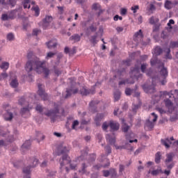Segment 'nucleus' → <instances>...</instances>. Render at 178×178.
Instances as JSON below:
<instances>
[{
    "label": "nucleus",
    "mask_w": 178,
    "mask_h": 178,
    "mask_svg": "<svg viewBox=\"0 0 178 178\" xmlns=\"http://www.w3.org/2000/svg\"><path fill=\"white\" fill-rule=\"evenodd\" d=\"M69 151H70V146L65 143H61L58 147V155L66 154L69 152Z\"/></svg>",
    "instance_id": "8"
},
{
    "label": "nucleus",
    "mask_w": 178,
    "mask_h": 178,
    "mask_svg": "<svg viewBox=\"0 0 178 178\" xmlns=\"http://www.w3.org/2000/svg\"><path fill=\"white\" fill-rule=\"evenodd\" d=\"M88 166L90 165L88 163H82L81 168V170H79L80 173H82V175H84V173H87V168H88Z\"/></svg>",
    "instance_id": "22"
},
{
    "label": "nucleus",
    "mask_w": 178,
    "mask_h": 178,
    "mask_svg": "<svg viewBox=\"0 0 178 178\" xmlns=\"http://www.w3.org/2000/svg\"><path fill=\"white\" fill-rule=\"evenodd\" d=\"M28 163L30 168H36L38 165V159L35 157L29 158L28 159Z\"/></svg>",
    "instance_id": "12"
},
{
    "label": "nucleus",
    "mask_w": 178,
    "mask_h": 178,
    "mask_svg": "<svg viewBox=\"0 0 178 178\" xmlns=\"http://www.w3.org/2000/svg\"><path fill=\"white\" fill-rule=\"evenodd\" d=\"M45 116H48L50 118L51 122H54L55 120L58 119V118H60V116H65V109L61 108V113L59 111V107L56 106L54 108L51 109L47 113H43Z\"/></svg>",
    "instance_id": "2"
},
{
    "label": "nucleus",
    "mask_w": 178,
    "mask_h": 178,
    "mask_svg": "<svg viewBox=\"0 0 178 178\" xmlns=\"http://www.w3.org/2000/svg\"><path fill=\"white\" fill-rule=\"evenodd\" d=\"M24 104H26V99H24V97H21L19 99V105H24Z\"/></svg>",
    "instance_id": "58"
},
{
    "label": "nucleus",
    "mask_w": 178,
    "mask_h": 178,
    "mask_svg": "<svg viewBox=\"0 0 178 178\" xmlns=\"http://www.w3.org/2000/svg\"><path fill=\"white\" fill-rule=\"evenodd\" d=\"M70 165L71 169H76L77 167V163L76 162H70V158L67 156V154H64L61 159H60V169L62 170L63 169L64 166H66V165Z\"/></svg>",
    "instance_id": "3"
},
{
    "label": "nucleus",
    "mask_w": 178,
    "mask_h": 178,
    "mask_svg": "<svg viewBox=\"0 0 178 178\" xmlns=\"http://www.w3.org/2000/svg\"><path fill=\"white\" fill-rule=\"evenodd\" d=\"M99 100H92L89 103V107L90 111H92V109H94V111H95V106H97V105H98V104H99Z\"/></svg>",
    "instance_id": "20"
},
{
    "label": "nucleus",
    "mask_w": 178,
    "mask_h": 178,
    "mask_svg": "<svg viewBox=\"0 0 178 178\" xmlns=\"http://www.w3.org/2000/svg\"><path fill=\"white\" fill-rule=\"evenodd\" d=\"M122 95V92L119 90H116L114 92V101L116 102L117 101H119L120 99V96Z\"/></svg>",
    "instance_id": "30"
},
{
    "label": "nucleus",
    "mask_w": 178,
    "mask_h": 178,
    "mask_svg": "<svg viewBox=\"0 0 178 178\" xmlns=\"http://www.w3.org/2000/svg\"><path fill=\"white\" fill-rule=\"evenodd\" d=\"M133 92V90H131L130 88H127L125 90V94L126 95H131V93Z\"/></svg>",
    "instance_id": "55"
},
{
    "label": "nucleus",
    "mask_w": 178,
    "mask_h": 178,
    "mask_svg": "<svg viewBox=\"0 0 178 178\" xmlns=\"http://www.w3.org/2000/svg\"><path fill=\"white\" fill-rule=\"evenodd\" d=\"M117 175V172H116V170L111 168L110 169V176H111V177H116Z\"/></svg>",
    "instance_id": "50"
},
{
    "label": "nucleus",
    "mask_w": 178,
    "mask_h": 178,
    "mask_svg": "<svg viewBox=\"0 0 178 178\" xmlns=\"http://www.w3.org/2000/svg\"><path fill=\"white\" fill-rule=\"evenodd\" d=\"M104 117L105 115L102 113L97 114V115L95 117V119H94L96 126H99V124L101 123V120H102V119H104Z\"/></svg>",
    "instance_id": "19"
},
{
    "label": "nucleus",
    "mask_w": 178,
    "mask_h": 178,
    "mask_svg": "<svg viewBox=\"0 0 178 178\" xmlns=\"http://www.w3.org/2000/svg\"><path fill=\"white\" fill-rule=\"evenodd\" d=\"M161 144L165 145L167 148H170V144H172V141L169 138L161 139Z\"/></svg>",
    "instance_id": "23"
},
{
    "label": "nucleus",
    "mask_w": 178,
    "mask_h": 178,
    "mask_svg": "<svg viewBox=\"0 0 178 178\" xmlns=\"http://www.w3.org/2000/svg\"><path fill=\"white\" fill-rule=\"evenodd\" d=\"M166 159L165 160V165L167 169H173L175 163H173V158H175V153L170 152L165 155Z\"/></svg>",
    "instance_id": "5"
},
{
    "label": "nucleus",
    "mask_w": 178,
    "mask_h": 178,
    "mask_svg": "<svg viewBox=\"0 0 178 178\" xmlns=\"http://www.w3.org/2000/svg\"><path fill=\"white\" fill-rule=\"evenodd\" d=\"M152 117H149L145 123V129L146 130H152V129H154V126H155L154 122L158 120V115H156L155 113H152Z\"/></svg>",
    "instance_id": "4"
},
{
    "label": "nucleus",
    "mask_w": 178,
    "mask_h": 178,
    "mask_svg": "<svg viewBox=\"0 0 178 178\" xmlns=\"http://www.w3.org/2000/svg\"><path fill=\"white\" fill-rule=\"evenodd\" d=\"M36 138L38 140V142L40 143V141H42L44 138H45V136L42 135L40 131H36Z\"/></svg>",
    "instance_id": "32"
},
{
    "label": "nucleus",
    "mask_w": 178,
    "mask_h": 178,
    "mask_svg": "<svg viewBox=\"0 0 178 178\" xmlns=\"http://www.w3.org/2000/svg\"><path fill=\"white\" fill-rule=\"evenodd\" d=\"M89 29L92 32V33H94V32H95V31H97V26H94V25H90V26H89Z\"/></svg>",
    "instance_id": "63"
},
{
    "label": "nucleus",
    "mask_w": 178,
    "mask_h": 178,
    "mask_svg": "<svg viewBox=\"0 0 178 178\" xmlns=\"http://www.w3.org/2000/svg\"><path fill=\"white\" fill-rule=\"evenodd\" d=\"M143 38H144V35L143 34V31L141 29L134 35V41L136 42L137 45H138V44H141L142 45L147 44V42L143 41Z\"/></svg>",
    "instance_id": "6"
},
{
    "label": "nucleus",
    "mask_w": 178,
    "mask_h": 178,
    "mask_svg": "<svg viewBox=\"0 0 178 178\" xmlns=\"http://www.w3.org/2000/svg\"><path fill=\"white\" fill-rule=\"evenodd\" d=\"M33 10L35 12V16H39L40 15V9L38 8V7H34Z\"/></svg>",
    "instance_id": "57"
},
{
    "label": "nucleus",
    "mask_w": 178,
    "mask_h": 178,
    "mask_svg": "<svg viewBox=\"0 0 178 178\" xmlns=\"http://www.w3.org/2000/svg\"><path fill=\"white\" fill-rule=\"evenodd\" d=\"M122 131L124 133H127L129 131V129H130V126L124 123V119H122Z\"/></svg>",
    "instance_id": "29"
},
{
    "label": "nucleus",
    "mask_w": 178,
    "mask_h": 178,
    "mask_svg": "<svg viewBox=\"0 0 178 178\" xmlns=\"http://www.w3.org/2000/svg\"><path fill=\"white\" fill-rule=\"evenodd\" d=\"M123 84H134V81L129 82L128 79L122 80L119 82V86H122Z\"/></svg>",
    "instance_id": "45"
},
{
    "label": "nucleus",
    "mask_w": 178,
    "mask_h": 178,
    "mask_svg": "<svg viewBox=\"0 0 178 178\" xmlns=\"http://www.w3.org/2000/svg\"><path fill=\"white\" fill-rule=\"evenodd\" d=\"M159 27H161V24H155L153 29V31H159Z\"/></svg>",
    "instance_id": "56"
},
{
    "label": "nucleus",
    "mask_w": 178,
    "mask_h": 178,
    "mask_svg": "<svg viewBox=\"0 0 178 178\" xmlns=\"http://www.w3.org/2000/svg\"><path fill=\"white\" fill-rule=\"evenodd\" d=\"M66 92L67 94L65 98H70L71 95H73L74 94H77L79 92V89L77 88L73 89L72 88H67Z\"/></svg>",
    "instance_id": "13"
},
{
    "label": "nucleus",
    "mask_w": 178,
    "mask_h": 178,
    "mask_svg": "<svg viewBox=\"0 0 178 178\" xmlns=\"http://www.w3.org/2000/svg\"><path fill=\"white\" fill-rule=\"evenodd\" d=\"M159 63L161 65L162 62H161L160 60H158V58L156 57L152 58L150 60V65L152 66H155V65H158Z\"/></svg>",
    "instance_id": "25"
},
{
    "label": "nucleus",
    "mask_w": 178,
    "mask_h": 178,
    "mask_svg": "<svg viewBox=\"0 0 178 178\" xmlns=\"http://www.w3.org/2000/svg\"><path fill=\"white\" fill-rule=\"evenodd\" d=\"M109 127V122L108 123L107 122H104L102 126V129L104 131H106L108 130V128Z\"/></svg>",
    "instance_id": "48"
},
{
    "label": "nucleus",
    "mask_w": 178,
    "mask_h": 178,
    "mask_svg": "<svg viewBox=\"0 0 178 178\" xmlns=\"http://www.w3.org/2000/svg\"><path fill=\"white\" fill-rule=\"evenodd\" d=\"M147 66H148V65H147V63H143L141 65L140 70H141L142 73H145V70H147Z\"/></svg>",
    "instance_id": "52"
},
{
    "label": "nucleus",
    "mask_w": 178,
    "mask_h": 178,
    "mask_svg": "<svg viewBox=\"0 0 178 178\" xmlns=\"http://www.w3.org/2000/svg\"><path fill=\"white\" fill-rule=\"evenodd\" d=\"M162 52H163V50H162V48L159 46L156 47V48L154 49V54L156 55V56L161 55Z\"/></svg>",
    "instance_id": "34"
},
{
    "label": "nucleus",
    "mask_w": 178,
    "mask_h": 178,
    "mask_svg": "<svg viewBox=\"0 0 178 178\" xmlns=\"http://www.w3.org/2000/svg\"><path fill=\"white\" fill-rule=\"evenodd\" d=\"M159 67H161V70L160 71V74L162 76L163 79H166L168 77V69L165 67L163 65V63H161V65H159Z\"/></svg>",
    "instance_id": "14"
},
{
    "label": "nucleus",
    "mask_w": 178,
    "mask_h": 178,
    "mask_svg": "<svg viewBox=\"0 0 178 178\" xmlns=\"http://www.w3.org/2000/svg\"><path fill=\"white\" fill-rule=\"evenodd\" d=\"M173 6V3H172V1H166L165 3V9H172Z\"/></svg>",
    "instance_id": "39"
},
{
    "label": "nucleus",
    "mask_w": 178,
    "mask_h": 178,
    "mask_svg": "<svg viewBox=\"0 0 178 178\" xmlns=\"http://www.w3.org/2000/svg\"><path fill=\"white\" fill-rule=\"evenodd\" d=\"M91 122V119L86 120V118H82L81 120V124L82 126L89 124V123Z\"/></svg>",
    "instance_id": "43"
},
{
    "label": "nucleus",
    "mask_w": 178,
    "mask_h": 178,
    "mask_svg": "<svg viewBox=\"0 0 178 178\" xmlns=\"http://www.w3.org/2000/svg\"><path fill=\"white\" fill-rule=\"evenodd\" d=\"M27 59H29V60H28V62H29V60H34V59H38V58H37L34 56V52L29 51L27 54Z\"/></svg>",
    "instance_id": "27"
},
{
    "label": "nucleus",
    "mask_w": 178,
    "mask_h": 178,
    "mask_svg": "<svg viewBox=\"0 0 178 178\" xmlns=\"http://www.w3.org/2000/svg\"><path fill=\"white\" fill-rule=\"evenodd\" d=\"M0 67L3 70H8V69H9V63L8 62L2 63V64L0 65Z\"/></svg>",
    "instance_id": "41"
},
{
    "label": "nucleus",
    "mask_w": 178,
    "mask_h": 178,
    "mask_svg": "<svg viewBox=\"0 0 178 178\" xmlns=\"http://www.w3.org/2000/svg\"><path fill=\"white\" fill-rule=\"evenodd\" d=\"M31 168V167H30V165L28 167H26L23 169V172L25 173V175H26V176H29V175H30V169Z\"/></svg>",
    "instance_id": "47"
},
{
    "label": "nucleus",
    "mask_w": 178,
    "mask_h": 178,
    "mask_svg": "<svg viewBox=\"0 0 178 178\" xmlns=\"http://www.w3.org/2000/svg\"><path fill=\"white\" fill-rule=\"evenodd\" d=\"M76 54V47H74L71 50H70V56H72Z\"/></svg>",
    "instance_id": "64"
},
{
    "label": "nucleus",
    "mask_w": 178,
    "mask_h": 178,
    "mask_svg": "<svg viewBox=\"0 0 178 178\" xmlns=\"http://www.w3.org/2000/svg\"><path fill=\"white\" fill-rule=\"evenodd\" d=\"M7 40L8 41H15V35L12 33H8L7 35Z\"/></svg>",
    "instance_id": "46"
},
{
    "label": "nucleus",
    "mask_w": 178,
    "mask_h": 178,
    "mask_svg": "<svg viewBox=\"0 0 178 178\" xmlns=\"http://www.w3.org/2000/svg\"><path fill=\"white\" fill-rule=\"evenodd\" d=\"M30 111H31V107H29V106L27 107H24L21 108L20 113L22 115H26V113H29Z\"/></svg>",
    "instance_id": "24"
},
{
    "label": "nucleus",
    "mask_w": 178,
    "mask_h": 178,
    "mask_svg": "<svg viewBox=\"0 0 178 178\" xmlns=\"http://www.w3.org/2000/svg\"><path fill=\"white\" fill-rule=\"evenodd\" d=\"M159 173H163V171L162 170L161 168H159L157 170H154L153 171L151 172V175H152V176H158Z\"/></svg>",
    "instance_id": "33"
},
{
    "label": "nucleus",
    "mask_w": 178,
    "mask_h": 178,
    "mask_svg": "<svg viewBox=\"0 0 178 178\" xmlns=\"http://www.w3.org/2000/svg\"><path fill=\"white\" fill-rule=\"evenodd\" d=\"M162 158V154H161V152H158L157 153H156L155 154V159L154 161L156 162V163H161V159Z\"/></svg>",
    "instance_id": "26"
},
{
    "label": "nucleus",
    "mask_w": 178,
    "mask_h": 178,
    "mask_svg": "<svg viewBox=\"0 0 178 178\" xmlns=\"http://www.w3.org/2000/svg\"><path fill=\"white\" fill-rule=\"evenodd\" d=\"M55 55H56V53L49 51L47 54L45 59H47V60H48V59H52V58H54V56H55Z\"/></svg>",
    "instance_id": "40"
},
{
    "label": "nucleus",
    "mask_w": 178,
    "mask_h": 178,
    "mask_svg": "<svg viewBox=\"0 0 178 178\" xmlns=\"http://www.w3.org/2000/svg\"><path fill=\"white\" fill-rule=\"evenodd\" d=\"M97 38H98V35H92L90 37V38L89 39V41L93 44V45H95L97 44Z\"/></svg>",
    "instance_id": "35"
},
{
    "label": "nucleus",
    "mask_w": 178,
    "mask_h": 178,
    "mask_svg": "<svg viewBox=\"0 0 178 178\" xmlns=\"http://www.w3.org/2000/svg\"><path fill=\"white\" fill-rule=\"evenodd\" d=\"M107 139L108 140V142L110 143V144L114 145L115 143H116V139H115V138H111V136H109V135L107 136Z\"/></svg>",
    "instance_id": "49"
},
{
    "label": "nucleus",
    "mask_w": 178,
    "mask_h": 178,
    "mask_svg": "<svg viewBox=\"0 0 178 178\" xmlns=\"http://www.w3.org/2000/svg\"><path fill=\"white\" fill-rule=\"evenodd\" d=\"M62 58H63V54H62V53L57 54L56 65H59L60 63V59H62Z\"/></svg>",
    "instance_id": "44"
},
{
    "label": "nucleus",
    "mask_w": 178,
    "mask_h": 178,
    "mask_svg": "<svg viewBox=\"0 0 178 178\" xmlns=\"http://www.w3.org/2000/svg\"><path fill=\"white\" fill-rule=\"evenodd\" d=\"M140 108V105L138 104H134L132 106V111L136 113L137 112V110Z\"/></svg>",
    "instance_id": "54"
},
{
    "label": "nucleus",
    "mask_w": 178,
    "mask_h": 178,
    "mask_svg": "<svg viewBox=\"0 0 178 178\" xmlns=\"http://www.w3.org/2000/svg\"><path fill=\"white\" fill-rule=\"evenodd\" d=\"M54 18L51 15H46L45 17L42 19L41 24L42 29L45 30L47 27H49V24L52 23Z\"/></svg>",
    "instance_id": "7"
},
{
    "label": "nucleus",
    "mask_w": 178,
    "mask_h": 178,
    "mask_svg": "<svg viewBox=\"0 0 178 178\" xmlns=\"http://www.w3.org/2000/svg\"><path fill=\"white\" fill-rule=\"evenodd\" d=\"M9 19H15V10L11 11L9 14H7Z\"/></svg>",
    "instance_id": "59"
},
{
    "label": "nucleus",
    "mask_w": 178,
    "mask_h": 178,
    "mask_svg": "<svg viewBox=\"0 0 178 178\" xmlns=\"http://www.w3.org/2000/svg\"><path fill=\"white\" fill-rule=\"evenodd\" d=\"M96 159H97V156H95V154L90 155V159H88V163L90 165H91V163H92V162H94Z\"/></svg>",
    "instance_id": "42"
},
{
    "label": "nucleus",
    "mask_w": 178,
    "mask_h": 178,
    "mask_svg": "<svg viewBox=\"0 0 178 178\" xmlns=\"http://www.w3.org/2000/svg\"><path fill=\"white\" fill-rule=\"evenodd\" d=\"M45 61H41L40 58H35L32 60L27 61L25 65V70L27 73L33 72L35 70L38 74L40 73H44V77H48L49 76V69L44 67Z\"/></svg>",
    "instance_id": "1"
},
{
    "label": "nucleus",
    "mask_w": 178,
    "mask_h": 178,
    "mask_svg": "<svg viewBox=\"0 0 178 178\" xmlns=\"http://www.w3.org/2000/svg\"><path fill=\"white\" fill-rule=\"evenodd\" d=\"M54 73L57 76H59L60 74H62V72H60V70H58V68H56V65L54 66Z\"/></svg>",
    "instance_id": "53"
},
{
    "label": "nucleus",
    "mask_w": 178,
    "mask_h": 178,
    "mask_svg": "<svg viewBox=\"0 0 178 178\" xmlns=\"http://www.w3.org/2000/svg\"><path fill=\"white\" fill-rule=\"evenodd\" d=\"M165 104L166 108H168V112H170V113L173 112V110L175 109V108L173 107V103H172V101H170V99H168L165 100Z\"/></svg>",
    "instance_id": "18"
},
{
    "label": "nucleus",
    "mask_w": 178,
    "mask_h": 178,
    "mask_svg": "<svg viewBox=\"0 0 178 178\" xmlns=\"http://www.w3.org/2000/svg\"><path fill=\"white\" fill-rule=\"evenodd\" d=\"M103 175L104 177H108V176H111L110 170H103Z\"/></svg>",
    "instance_id": "60"
},
{
    "label": "nucleus",
    "mask_w": 178,
    "mask_h": 178,
    "mask_svg": "<svg viewBox=\"0 0 178 178\" xmlns=\"http://www.w3.org/2000/svg\"><path fill=\"white\" fill-rule=\"evenodd\" d=\"M76 126H79V120H74L73 122L72 129H76Z\"/></svg>",
    "instance_id": "62"
},
{
    "label": "nucleus",
    "mask_w": 178,
    "mask_h": 178,
    "mask_svg": "<svg viewBox=\"0 0 178 178\" xmlns=\"http://www.w3.org/2000/svg\"><path fill=\"white\" fill-rule=\"evenodd\" d=\"M49 49H55L58 45V41L56 40H52L46 43Z\"/></svg>",
    "instance_id": "15"
},
{
    "label": "nucleus",
    "mask_w": 178,
    "mask_h": 178,
    "mask_svg": "<svg viewBox=\"0 0 178 178\" xmlns=\"http://www.w3.org/2000/svg\"><path fill=\"white\" fill-rule=\"evenodd\" d=\"M38 94L44 101H47V99H48V95L45 93V90L42 88V85L40 83L38 84Z\"/></svg>",
    "instance_id": "10"
},
{
    "label": "nucleus",
    "mask_w": 178,
    "mask_h": 178,
    "mask_svg": "<svg viewBox=\"0 0 178 178\" xmlns=\"http://www.w3.org/2000/svg\"><path fill=\"white\" fill-rule=\"evenodd\" d=\"M1 19L4 21H6V20H9V16L8 15V14H3L1 15Z\"/></svg>",
    "instance_id": "61"
},
{
    "label": "nucleus",
    "mask_w": 178,
    "mask_h": 178,
    "mask_svg": "<svg viewBox=\"0 0 178 178\" xmlns=\"http://www.w3.org/2000/svg\"><path fill=\"white\" fill-rule=\"evenodd\" d=\"M10 86L13 88H17V87L19 86V81H17V79H14L13 80H11V82L10 83Z\"/></svg>",
    "instance_id": "28"
},
{
    "label": "nucleus",
    "mask_w": 178,
    "mask_h": 178,
    "mask_svg": "<svg viewBox=\"0 0 178 178\" xmlns=\"http://www.w3.org/2000/svg\"><path fill=\"white\" fill-rule=\"evenodd\" d=\"M158 22H159V19L156 17H151L149 19V23L150 24H156V23H158Z\"/></svg>",
    "instance_id": "31"
},
{
    "label": "nucleus",
    "mask_w": 178,
    "mask_h": 178,
    "mask_svg": "<svg viewBox=\"0 0 178 178\" xmlns=\"http://www.w3.org/2000/svg\"><path fill=\"white\" fill-rule=\"evenodd\" d=\"M154 81H155V78H152V86H148L147 84L143 85V88L144 91H145V88H147V90H151L152 88V87L155 85V83H154Z\"/></svg>",
    "instance_id": "37"
},
{
    "label": "nucleus",
    "mask_w": 178,
    "mask_h": 178,
    "mask_svg": "<svg viewBox=\"0 0 178 178\" xmlns=\"http://www.w3.org/2000/svg\"><path fill=\"white\" fill-rule=\"evenodd\" d=\"M30 147H31V141L26 140L25 143L22 145L21 150L24 154L26 151L30 149Z\"/></svg>",
    "instance_id": "16"
},
{
    "label": "nucleus",
    "mask_w": 178,
    "mask_h": 178,
    "mask_svg": "<svg viewBox=\"0 0 178 178\" xmlns=\"http://www.w3.org/2000/svg\"><path fill=\"white\" fill-rule=\"evenodd\" d=\"M155 91H156L155 85H153V86L150 90H148V88H145V92H146V94H154Z\"/></svg>",
    "instance_id": "36"
},
{
    "label": "nucleus",
    "mask_w": 178,
    "mask_h": 178,
    "mask_svg": "<svg viewBox=\"0 0 178 178\" xmlns=\"http://www.w3.org/2000/svg\"><path fill=\"white\" fill-rule=\"evenodd\" d=\"M70 40L75 42H79L80 40H81V36L77 33H75L70 38Z\"/></svg>",
    "instance_id": "21"
},
{
    "label": "nucleus",
    "mask_w": 178,
    "mask_h": 178,
    "mask_svg": "<svg viewBox=\"0 0 178 178\" xmlns=\"http://www.w3.org/2000/svg\"><path fill=\"white\" fill-rule=\"evenodd\" d=\"M109 127L111 128V131H118L120 125L117 122L111 120L109 122Z\"/></svg>",
    "instance_id": "11"
},
{
    "label": "nucleus",
    "mask_w": 178,
    "mask_h": 178,
    "mask_svg": "<svg viewBox=\"0 0 178 178\" xmlns=\"http://www.w3.org/2000/svg\"><path fill=\"white\" fill-rule=\"evenodd\" d=\"M44 109H45V108L42 107V106L41 104H37V106L35 107V111L39 112V113H42L44 112Z\"/></svg>",
    "instance_id": "38"
},
{
    "label": "nucleus",
    "mask_w": 178,
    "mask_h": 178,
    "mask_svg": "<svg viewBox=\"0 0 178 178\" xmlns=\"http://www.w3.org/2000/svg\"><path fill=\"white\" fill-rule=\"evenodd\" d=\"M92 9H94V10H98L99 9H101V5L99 3H93L92 6Z\"/></svg>",
    "instance_id": "51"
},
{
    "label": "nucleus",
    "mask_w": 178,
    "mask_h": 178,
    "mask_svg": "<svg viewBox=\"0 0 178 178\" xmlns=\"http://www.w3.org/2000/svg\"><path fill=\"white\" fill-rule=\"evenodd\" d=\"M3 118L6 122H11L12 119H13V113L9 110H6V113L3 115Z\"/></svg>",
    "instance_id": "17"
},
{
    "label": "nucleus",
    "mask_w": 178,
    "mask_h": 178,
    "mask_svg": "<svg viewBox=\"0 0 178 178\" xmlns=\"http://www.w3.org/2000/svg\"><path fill=\"white\" fill-rule=\"evenodd\" d=\"M81 95L86 97L90 95V94H95V86L92 87L90 89H87L86 87H82L79 90Z\"/></svg>",
    "instance_id": "9"
}]
</instances>
